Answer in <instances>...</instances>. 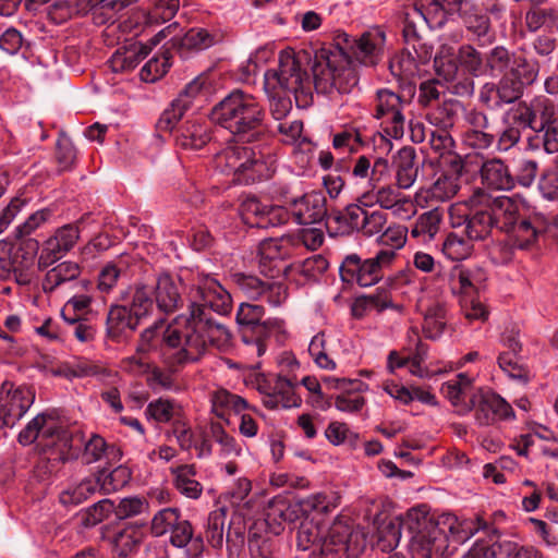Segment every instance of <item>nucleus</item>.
Here are the masks:
<instances>
[{
  "instance_id": "2",
  "label": "nucleus",
  "mask_w": 558,
  "mask_h": 558,
  "mask_svg": "<svg viewBox=\"0 0 558 558\" xmlns=\"http://www.w3.org/2000/svg\"><path fill=\"white\" fill-rule=\"evenodd\" d=\"M493 228L506 232L514 246L525 250L532 247L548 226L541 215H526L520 202L508 197H485L483 205L465 218L464 232L470 241H483Z\"/></svg>"
},
{
  "instance_id": "61",
  "label": "nucleus",
  "mask_w": 558,
  "mask_h": 558,
  "mask_svg": "<svg viewBox=\"0 0 558 558\" xmlns=\"http://www.w3.org/2000/svg\"><path fill=\"white\" fill-rule=\"evenodd\" d=\"M68 251L61 246L54 236L49 238L44 243V247L38 257V269L44 270L60 258H62Z\"/></svg>"
},
{
  "instance_id": "28",
  "label": "nucleus",
  "mask_w": 558,
  "mask_h": 558,
  "mask_svg": "<svg viewBox=\"0 0 558 558\" xmlns=\"http://www.w3.org/2000/svg\"><path fill=\"white\" fill-rule=\"evenodd\" d=\"M31 399L17 388L9 397L0 395V426L13 427L26 413Z\"/></svg>"
},
{
  "instance_id": "13",
  "label": "nucleus",
  "mask_w": 558,
  "mask_h": 558,
  "mask_svg": "<svg viewBox=\"0 0 558 558\" xmlns=\"http://www.w3.org/2000/svg\"><path fill=\"white\" fill-rule=\"evenodd\" d=\"M231 278L236 288L250 299H263L272 306H279L287 300L288 289L282 280L268 277L262 279L245 272H235Z\"/></svg>"
},
{
  "instance_id": "21",
  "label": "nucleus",
  "mask_w": 558,
  "mask_h": 558,
  "mask_svg": "<svg viewBox=\"0 0 558 558\" xmlns=\"http://www.w3.org/2000/svg\"><path fill=\"white\" fill-rule=\"evenodd\" d=\"M291 215L298 225H315L327 216L326 197L322 192H312L294 199Z\"/></svg>"
},
{
  "instance_id": "4",
  "label": "nucleus",
  "mask_w": 558,
  "mask_h": 558,
  "mask_svg": "<svg viewBox=\"0 0 558 558\" xmlns=\"http://www.w3.org/2000/svg\"><path fill=\"white\" fill-rule=\"evenodd\" d=\"M312 60L311 52L301 50H283L279 54L276 70H268L264 75V89L268 96L269 110L275 120H282L292 109L293 95L298 107H305L312 100V80L306 71L301 69L303 62Z\"/></svg>"
},
{
  "instance_id": "63",
  "label": "nucleus",
  "mask_w": 558,
  "mask_h": 558,
  "mask_svg": "<svg viewBox=\"0 0 558 558\" xmlns=\"http://www.w3.org/2000/svg\"><path fill=\"white\" fill-rule=\"evenodd\" d=\"M291 216V211L282 206L266 204L264 216L259 218V228L282 226L289 221Z\"/></svg>"
},
{
  "instance_id": "20",
  "label": "nucleus",
  "mask_w": 558,
  "mask_h": 558,
  "mask_svg": "<svg viewBox=\"0 0 558 558\" xmlns=\"http://www.w3.org/2000/svg\"><path fill=\"white\" fill-rule=\"evenodd\" d=\"M466 31L472 34L480 46H486L495 39L489 16L478 7L466 1L461 10L457 11Z\"/></svg>"
},
{
  "instance_id": "32",
  "label": "nucleus",
  "mask_w": 558,
  "mask_h": 558,
  "mask_svg": "<svg viewBox=\"0 0 558 558\" xmlns=\"http://www.w3.org/2000/svg\"><path fill=\"white\" fill-rule=\"evenodd\" d=\"M525 25L529 32L535 33L544 28L549 34L558 33V8L532 5L525 13Z\"/></svg>"
},
{
  "instance_id": "42",
  "label": "nucleus",
  "mask_w": 558,
  "mask_h": 558,
  "mask_svg": "<svg viewBox=\"0 0 558 558\" xmlns=\"http://www.w3.org/2000/svg\"><path fill=\"white\" fill-rule=\"evenodd\" d=\"M449 276L452 283L458 282L459 289L464 293L480 291L486 281V275L481 268L468 269L456 266Z\"/></svg>"
},
{
  "instance_id": "15",
  "label": "nucleus",
  "mask_w": 558,
  "mask_h": 558,
  "mask_svg": "<svg viewBox=\"0 0 558 558\" xmlns=\"http://www.w3.org/2000/svg\"><path fill=\"white\" fill-rule=\"evenodd\" d=\"M159 132H169L178 147L198 150L211 141L210 123L203 117L184 116L179 118L171 129L157 128Z\"/></svg>"
},
{
  "instance_id": "38",
  "label": "nucleus",
  "mask_w": 558,
  "mask_h": 558,
  "mask_svg": "<svg viewBox=\"0 0 558 558\" xmlns=\"http://www.w3.org/2000/svg\"><path fill=\"white\" fill-rule=\"evenodd\" d=\"M121 456L122 453L119 448L107 445L102 437L94 435L85 444L81 460L84 464H90L101 458H106L107 460H120Z\"/></svg>"
},
{
  "instance_id": "46",
  "label": "nucleus",
  "mask_w": 558,
  "mask_h": 558,
  "mask_svg": "<svg viewBox=\"0 0 558 558\" xmlns=\"http://www.w3.org/2000/svg\"><path fill=\"white\" fill-rule=\"evenodd\" d=\"M434 66L438 76L445 81L454 80L459 70V59L451 47L442 46L434 58Z\"/></svg>"
},
{
  "instance_id": "3",
  "label": "nucleus",
  "mask_w": 558,
  "mask_h": 558,
  "mask_svg": "<svg viewBox=\"0 0 558 558\" xmlns=\"http://www.w3.org/2000/svg\"><path fill=\"white\" fill-rule=\"evenodd\" d=\"M201 302H192L186 314L175 317L179 327H185V343L175 353L178 363L197 361L205 352L208 343L218 341L227 330L214 319L210 311L227 315L231 311L230 293L215 279L206 276L198 284Z\"/></svg>"
},
{
  "instance_id": "49",
  "label": "nucleus",
  "mask_w": 558,
  "mask_h": 558,
  "mask_svg": "<svg viewBox=\"0 0 558 558\" xmlns=\"http://www.w3.org/2000/svg\"><path fill=\"white\" fill-rule=\"evenodd\" d=\"M226 514V509L219 508L211 511L207 519L206 537L208 543L215 548H220L223 543Z\"/></svg>"
},
{
  "instance_id": "31",
  "label": "nucleus",
  "mask_w": 558,
  "mask_h": 558,
  "mask_svg": "<svg viewBox=\"0 0 558 558\" xmlns=\"http://www.w3.org/2000/svg\"><path fill=\"white\" fill-rule=\"evenodd\" d=\"M416 153L411 146L398 150L393 158L397 185L400 189H410L417 178L418 169L415 166Z\"/></svg>"
},
{
  "instance_id": "57",
  "label": "nucleus",
  "mask_w": 558,
  "mask_h": 558,
  "mask_svg": "<svg viewBox=\"0 0 558 558\" xmlns=\"http://www.w3.org/2000/svg\"><path fill=\"white\" fill-rule=\"evenodd\" d=\"M296 539L298 546L303 550L308 549L311 546H319L322 549L324 535L322 534L318 525L305 520L298 529Z\"/></svg>"
},
{
  "instance_id": "5",
  "label": "nucleus",
  "mask_w": 558,
  "mask_h": 558,
  "mask_svg": "<svg viewBox=\"0 0 558 558\" xmlns=\"http://www.w3.org/2000/svg\"><path fill=\"white\" fill-rule=\"evenodd\" d=\"M208 118L211 123L227 130L236 142H260L269 131L264 107L253 95L239 88L217 102Z\"/></svg>"
},
{
  "instance_id": "40",
  "label": "nucleus",
  "mask_w": 558,
  "mask_h": 558,
  "mask_svg": "<svg viewBox=\"0 0 558 558\" xmlns=\"http://www.w3.org/2000/svg\"><path fill=\"white\" fill-rule=\"evenodd\" d=\"M442 162L446 170L437 180L436 187H444L448 196L453 195L459 189L457 181L463 174L465 163L462 158L456 154H449Z\"/></svg>"
},
{
  "instance_id": "8",
  "label": "nucleus",
  "mask_w": 558,
  "mask_h": 558,
  "mask_svg": "<svg viewBox=\"0 0 558 558\" xmlns=\"http://www.w3.org/2000/svg\"><path fill=\"white\" fill-rule=\"evenodd\" d=\"M392 250H381L374 257L362 259L356 254L348 255L339 268L343 282H356L360 287H371L384 277L385 267L395 258Z\"/></svg>"
},
{
  "instance_id": "33",
  "label": "nucleus",
  "mask_w": 558,
  "mask_h": 558,
  "mask_svg": "<svg viewBox=\"0 0 558 558\" xmlns=\"http://www.w3.org/2000/svg\"><path fill=\"white\" fill-rule=\"evenodd\" d=\"M171 48L177 50L181 57L190 50H203L211 47L215 43L214 36L203 28H191L183 37L174 34L170 41Z\"/></svg>"
},
{
  "instance_id": "18",
  "label": "nucleus",
  "mask_w": 558,
  "mask_h": 558,
  "mask_svg": "<svg viewBox=\"0 0 558 558\" xmlns=\"http://www.w3.org/2000/svg\"><path fill=\"white\" fill-rule=\"evenodd\" d=\"M182 283L179 278L168 274L161 272L156 276L154 283L149 286L155 295L154 304L158 310L166 314H172L183 305L181 296Z\"/></svg>"
},
{
  "instance_id": "37",
  "label": "nucleus",
  "mask_w": 558,
  "mask_h": 558,
  "mask_svg": "<svg viewBox=\"0 0 558 558\" xmlns=\"http://www.w3.org/2000/svg\"><path fill=\"white\" fill-rule=\"evenodd\" d=\"M80 274L81 268L78 264L63 262L47 271L43 281V290L46 293H51L61 284L76 280Z\"/></svg>"
},
{
  "instance_id": "6",
  "label": "nucleus",
  "mask_w": 558,
  "mask_h": 558,
  "mask_svg": "<svg viewBox=\"0 0 558 558\" xmlns=\"http://www.w3.org/2000/svg\"><path fill=\"white\" fill-rule=\"evenodd\" d=\"M354 39L347 33H338L335 43L314 51L312 73L317 93L329 95L335 89L349 94L359 82L351 56Z\"/></svg>"
},
{
  "instance_id": "48",
  "label": "nucleus",
  "mask_w": 558,
  "mask_h": 558,
  "mask_svg": "<svg viewBox=\"0 0 558 558\" xmlns=\"http://www.w3.org/2000/svg\"><path fill=\"white\" fill-rule=\"evenodd\" d=\"M171 52L169 49L161 54L153 57L141 70V78L145 82H155L163 76L171 66Z\"/></svg>"
},
{
  "instance_id": "24",
  "label": "nucleus",
  "mask_w": 558,
  "mask_h": 558,
  "mask_svg": "<svg viewBox=\"0 0 558 558\" xmlns=\"http://www.w3.org/2000/svg\"><path fill=\"white\" fill-rule=\"evenodd\" d=\"M146 521L136 520L128 523L114 536L113 553L116 558H129L136 554L146 535Z\"/></svg>"
},
{
  "instance_id": "52",
  "label": "nucleus",
  "mask_w": 558,
  "mask_h": 558,
  "mask_svg": "<svg viewBox=\"0 0 558 558\" xmlns=\"http://www.w3.org/2000/svg\"><path fill=\"white\" fill-rule=\"evenodd\" d=\"M377 96V106H376V119H383L386 116L395 117L396 112H401V97L389 90V89H379L376 94Z\"/></svg>"
},
{
  "instance_id": "50",
  "label": "nucleus",
  "mask_w": 558,
  "mask_h": 558,
  "mask_svg": "<svg viewBox=\"0 0 558 558\" xmlns=\"http://www.w3.org/2000/svg\"><path fill=\"white\" fill-rule=\"evenodd\" d=\"M266 204L254 195H245L241 199L240 214L250 227L259 228V218L264 216Z\"/></svg>"
},
{
  "instance_id": "43",
  "label": "nucleus",
  "mask_w": 558,
  "mask_h": 558,
  "mask_svg": "<svg viewBox=\"0 0 558 558\" xmlns=\"http://www.w3.org/2000/svg\"><path fill=\"white\" fill-rule=\"evenodd\" d=\"M294 377L277 375L271 391L281 399V408H299L302 403L300 396L295 393L296 383Z\"/></svg>"
},
{
  "instance_id": "59",
  "label": "nucleus",
  "mask_w": 558,
  "mask_h": 558,
  "mask_svg": "<svg viewBox=\"0 0 558 558\" xmlns=\"http://www.w3.org/2000/svg\"><path fill=\"white\" fill-rule=\"evenodd\" d=\"M56 159L62 170L72 168L76 160V150L72 141L64 134H61L56 143Z\"/></svg>"
},
{
  "instance_id": "64",
  "label": "nucleus",
  "mask_w": 558,
  "mask_h": 558,
  "mask_svg": "<svg viewBox=\"0 0 558 558\" xmlns=\"http://www.w3.org/2000/svg\"><path fill=\"white\" fill-rule=\"evenodd\" d=\"M147 508V504L140 497H129L114 505V514L120 520H125L142 514Z\"/></svg>"
},
{
  "instance_id": "22",
  "label": "nucleus",
  "mask_w": 558,
  "mask_h": 558,
  "mask_svg": "<svg viewBox=\"0 0 558 558\" xmlns=\"http://www.w3.org/2000/svg\"><path fill=\"white\" fill-rule=\"evenodd\" d=\"M141 322L121 304H112L106 317V339L116 343L126 341L137 329Z\"/></svg>"
},
{
  "instance_id": "16",
  "label": "nucleus",
  "mask_w": 558,
  "mask_h": 558,
  "mask_svg": "<svg viewBox=\"0 0 558 558\" xmlns=\"http://www.w3.org/2000/svg\"><path fill=\"white\" fill-rule=\"evenodd\" d=\"M469 410H474L475 420L482 426L495 424L499 420L514 416L511 405L493 391L474 393L470 399Z\"/></svg>"
},
{
  "instance_id": "45",
  "label": "nucleus",
  "mask_w": 558,
  "mask_h": 558,
  "mask_svg": "<svg viewBox=\"0 0 558 558\" xmlns=\"http://www.w3.org/2000/svg\"><path fill=\"white\" fill-rule=\"evenodd\" d=\"M98 489L97 482L94 478H86L78 485L63 490L59 495V501L65 507H76L85 501Z\"/></svg>"
},
{
  "instance_id": "55",
  "label": "nucleus",
  "mask_w": 558,
  "mask_h": 558,
  "mask_svg": "<svg viewBox=\"0 0 558 558\" xmlns=\"http://www.w3.org/2000/svg\"><path fill=\"white\" fill-rule=\"evenodd\" d=\"M459 63L464 65L472 74L483 75L485 68V54L482 56L471 45H462L458 50Z\"/></svg>"
},
{
  "instance_id": "39",
  "label": "nucleus",
  "mask_w": 558,
  "mask_h": 558,
  "mask_svg": "<svg viewBox=\"0 0 558 558\" xmlns=\"http://www.w3.org/2000/svg\"><path fill=\"white\" fill-rule=\"evenodd\" d=\"M533 132L558 121V106L549 98L539 96L531 101Z\"/></svg>"
},
{
  "instance_id": "54",
  "label": "nucleus",
  "mask_w": 558,
  "mask_h": 558,
  "mask_svg": "<svg viewBox=\"0 0 558 558\" xmlns=\"http://www.w3.org/2000/svg\"><path fill=\"white\" fill-rule=\"evenodd\" d=\"M294 514H298V519L307 517L312 512L326 513L329 511V505L326 501V496L317 494L307 498L300 499L293 505Z\"/></svg>"
},
{
  "instance_id": "9",
  "label": "nucleus",
  "mask_w": 558,
  "mask_h": 558,
  "mask_svg": "<svg viewBox=\"0 0 558 558\" xmlns=\"http://www.w3.org/2000/svg\"><path fill=\"white\" fill-rule=\"evenodd\" d=\"M165 328L162 319L157 320L148 328L144 329L140 336V343L136 348L137 354H146L150 351L157 350L162 347L163 354L171 366L182 365L175 361V353H178L185 343V327Z\"/></svg>"
},
{
  "instance_id": "29",
  "label": "nucleus",
  "mask_w": 558,
  "mask_h": 558,
  "mask_svg": "<svg viewBox=\"0 0 558 558\" xmlns=\"http://www.w3.org/2000/svg\"><path fill=\"white\" fill-rule=\"evenodd\" d=\"M483 182L494 190H511L514 187V178L508 167L499 158L488 159L481 165Z\"/></svg>"
},
{
  "instance_id": "27",
  "label": "nucleus",
  "mask_w": 558,
  "mask_h": 558,
  "mask_svg": "<svg viewBox=\"0 0 558 558\" xmlns=\"http://www.w3.org/2000/svg\"><path fill=\"white\" fill-rule=\"evenodd\" d=\"M149 44L134 43L118 49L110 58V68L113 72H130L151 51Z\"/></svg>"
},
{
  "instance_id": "36",
  "label": "nucleus",
  "mask_w": 558,
  "mask_h": 558,
  "mask_svg": "<svg viewBox=\"0 0 558 558\" xmlns=\"http://www.w3.org/2000/svg\"><path fill=\"white\" fill-rule=\"evenodd\" d=\"M447 326V308L442 302L429 304L424 312L423 332L426 338L437 340Z\"/></svg>"
},
{
  "instance_id": "11",
  "label": "nucleus",
  "mask_w": 558,
  "mask_h": 558,
  "mask_svg": "<svg viewBox=\"0 0 558 558\" xmlns=\"http://www.w3.org/2000/svg\"><path fill=\"white\" fill-rule=\"evenodd\" d=\"M294 235H283L277 239H268L260 243L258 269L264 277L280 279L286 277L291 268L287 263L295 251Z\"/></svg>"
},
{
  "instance_id": "62",
  "label": "nucleus",
  "mask_w": 558,
  "mask_h": 558,
  "mask_svg": "<svg viewBox=\"0 0 558 558\" xmlns=\"http://www.w3.org/2000/svg\"><path fill=\"white\" fill-rule=\"evenodd\" d=\"M89 216L90 214H85L81 217L80 220L76 221V223L65 225L56 231L53 236L61 244V246L65 248V251L69 252L75 245L80 236V228L89 218Z\"/></svg>"
},
{
  "instance_id": "35",
  "label": "nucleus",
  "mask_w": 558,
  "mask_h": 558,
  "mask_svg": "<svg viewBox=\"0 0 558 558\" xmlns=\"http://www.w3.org/2000/svg\"><path fill=\"white\" fill-rule=\"evenodd\" d=\"M170 470L173 475V484L182 495L192 499H197L201 496L203 486L194 478L196 470L193 464H181Z\"/></svg>"
},
{
  "instance_id": "10",
  "label": "nucleus",
  "mask_w": 558,
  "mask_h": 558,
  "mask_svg": "<svg viewBox=\"0 0 558 558\" xmlns=\"http://www.w3.org/2000/svg\"><path fill=\"white\" fill-rule=\"evenodd\" d=\"M221 157L238 180L246 184L269 175L267 160H271V157L266 158L264 154L255 151L252 147L230 146L223 150Z\"/></svg>"
},
{
  "instance_id": "56",
  "label": "nucleus",
  "mask_w": 558,
  "mask_h": 558,
  "mask_svg": "<svg viewBox=\"0 0 558 558\" xmlns=\"http://www.w3.org/2000/svg\"><path fill=\"white\" fill-rule=\"evenodd\" d=\"M211 403L216 408H221V410H232L235 413H241L242 411L248 409V403L242 397L231 393L226 389H219L215 391L211 396Z\"/></svg>"
},
{
  "instance_id": "17",
  "label": "nucleus",
  "mask_w": 558,
  "mask_h": 558,
  "mask_svg": "<svg viewBox=\"0 0 558 558\" xmlns=\"http://www.w3.org/2000/svg\"><path fill=\"white\" fill-rule=\"evenodd\" d=\"M532 61L522 54L509 51L504 46H496L485 53L484 74L498 76L505 75L509 71H518L519 68H525L523 75L530 78L532 76V69L529 68V63Z\"/></svg>"
},
{
  "instance_id": "34",
  "label": "nucleus",
  "mask_w": 558,
  "mask_h": 558,
  "mask_svg": "<svg viewBox=\"0 0 558 558\" xmlns=\"http://www.w3.org/2000/svg\"><path fill=\"white\" fill-rule=\"evenodd\" d=\"M352 530L348 518H337L329 527L327 535H324L322 554L328 555L341 551L345 544L350 542Z\"/></svg>"
},
{
  "instance_id": "25",
  "label": "nucleus",
  "mask_w": 558,
  "mask_h": 558,
  "mask_svg": "<svg viewBox=\"0 0 558 558\" xmlns=\"http://www.w3.org/2000/svg\"><path fill=\"white\" fill-rule=\"evenodd\" d=\"M384 41L385 35L378 31L364 33L359 39H354L351 50L353 68L356 70V63L377 64Z\"/></svg>"
},
{
  "instance_id": "7",
  "label": "nucleus",
  "mask_w": 558,
  "mask_h": 558,
  "mask_svg": "<svg viewBox=\"0 0 558 558\" xmlns=\"http://www.w3.org/2000/svg\"><path fill=\"white\" fill-rule=\"evenodd\" d=\"M35 440L45 454L36 466L38 475H51L58 472L59 465L69 459L72 448L70 432L59 426L52 415L40 413L19 434V441L22 445H31Z\"/></svg>"
},
{
  "instance_id": "19",
  "label": "nucleus",
  "mask_w": 558,
  "mask_h": 558,
  "mask_svg": "<svg viewBox=\"0 0 558 558\" xmlns=\"http://www.w3.org/2000/svg\"><path fill=\"white\" fill-rule=\"evenodd\" d=\"M529 68L532 69V76L530 78L523 75L525 68H519L518 71L506 72V74L501 76L496 85V93L502 104L515 102L523 96L524 88L535 82L539 70L538 62L535 60L530 62Z\"/></svg>"
},
{
  "instance_id": "58",
  "label": "nucleus",
  "mask_w": 558,
  "mask_h": 558,
  "mask_svg": "<svg viewBox=\"0 0 558 558\" xmlns=\"http://www.w3.org/2000/svg\"><path fill=\"white\" fill-rule=\"evenodd\" d=\"M530 145L538 148L542 146L547 153L558 151V121L545 126L542 131H535L534 137L530 138Z\"/></svg>"
},
{
  "instance_id": "12",
  "label": "nucleus",
  "mask_w": 558,
  "mask_h": 558,
  "mask_svg": "<svg viewBox=\"0 0 558 558\" xmlns=\"http://www.w3.org/2000/svg\"><path fill=\"white\" fill-rule=\"evenodd\" d=\"M213 93V84L207 74H201L185 85L179 96L165 109L156 128L171 129L179 118H183L197 99L205 100Z\"/></svg>"
},
{
  "instance_id": "41",
  "label": "nucleus",
  "mask_w": 558,
  "mask_h": 558,
  "mask_svg": "<svg viewBox=\"0 0 558 558\" xmlns=\"http://www.w3.org/2000/svg\"><path fill=\"white\" fill-rule=\"evenodd\" d=\"M131 470L128 466L120 464L110 472L105 468L99 470L93 478L97 482L98 489L108 494L124 487L131 480Z\"/></svg>"
},
{
  "instance_id": "60",
  "label": "nucleus",
  "mask_w": 558,
  "mask_h": 558,
  "mask_svg": "<svg viewBox=\"0 0 558 558\" xmlns=\"http://www.w3.org/2000/svg\"><path fill=\"white\" fill-rule=\"evenodd\" d=\"M180 518L177 508H165L158 511L151 520V531L155 535L161 536L173 527Z\"/></svg>"
},
{
  "instance_id": "53",
  "label": "nucleus",
  "mask_w": 558,
  "mask_h": 558,
  "mask_svg": "<svg viewBox=\"0 0 558 558\" xmlns=\"http://www.w3.org/2000/svg\"><path fill=\"white\" fill-rule=\"evenodd\" d=\"M472 241L464 240L456 233H449L442 244V253L452 260L468 257L472 251Z\"/></svg>"
},
{
  "instance_id": "30",
  "label": "nucleus",
  "mask_w": 558,
  "mask_h": 558,
  "mask_svg": "<svg viewBox=\"0 0 558 558\" xmlns=\"http://www.w3.org/2000/svg\"><path fill=\"white\" fill-rule=\"evenodd\" d=\"M170 543L179 548L190 544L186 553L190 558H199L204 550V541L202 535L194 536L192 524L181 517L171 529Z\"/></svg>"
},
{
  "instance_id": "1",
  "label": "nucleus",
  "mask_w": 558,
  "mask_h": 558,
  "mask_svg": "<svg viewBox=\"0 0 558 558\" xmlns=\"http://www.w3.org/2000/svg\"><path fill=\"white\" fill-rule=\"evenodd\" d=\"M474 521L458 522L453 515H442L434 519L426 511L418 508L410 509L404 515L390 521L383 536L384 549H393L398 546L403 532L408 533L409 548L412 558H440L448 549L451 538L457 544L465 543L480 530Z\"/></svg>"
},
{
  "instance_id": "51",
  "label": "nucleus",
  "mask_w": 558,
  "mask_h": 558,
  "mask_svg": "<svg viewBox=\"0 0 558 558\" xmlns=\"http://www.w3.org/2000/svg\"><path fill=\"white\" fill-rule=\"evenodd\" d=\"M266 204L254 195H245L241 199L240 214L250 227L259 228V218L264 216Z\"/></svg>"
},
{
  "instance_id": "26",
  "label": "nucleus",
  "mask_w": 558,
  "mask_h": 558,
  "mask_svg": "<svg viewBox=\"0 0 558 558\" xmlns=\"http://www.w3.org/2000/svg\"><path fill=\"white\" fill-rule=\"evenodd\" d=\"M153 289L149 284L141 283L121 293V305L130 312L133 317L142 322L154 308Z\"/></svg>"
},
{
  "instance_id": "23",
  "label": "nucleus",
  "mask_w": 558,
  "mask_h": 558,
  "mask_svg": "<svg viewBox=\"0 0 558 558\" xmlns=\"http://www.w3.org/2000/svg\"><path fill=\"white\" fill-rule=\"evenodd\" d=\"M39 250V242L33 238L21 240L19 248L11 260V268L15 281L21 286L32 282L35 257Z\"/></svg>"
},
{
  "instance_id": "14",
  "label": "nucleus",
  "mask_w": 558,
  "mask_h": 558,
  "mask_svg": "<svg viewBox=\"0 0 558 558\" xmlns=\"http://www.w3.org/2000/svg\"><path fill=\"white\" fill-rule=\"evenodd\" d=\"M265 315L264 306L243 302L236 312V323L241 329L244 342L255 341L263 337H270L274 332L282 331V320L274 318L262 320Z\"/></svg>"
},
{
  "instance_id": "47",
  "label": "nucleus",
  "mask_w": 558,
  "mask_h": 558,
  "mask_svg": "<svg viewBox=\"0 0 558 558\" xmlns=\"http://www.w3.org/2000/svg\"><path fill=\"white\" fill-rule=\"evenodd\" d=\"M265 519L271 524H281L282 521L294 522L298 520V514H294L292 504L288 502L284 497L276 496L269 504Z\"/></svg>"
},
{
  "instance_id": "44",
  "label": "nucleus",
  "mask_w": 558,
  "mask_h": 558,
  "mask_svg": "<svg viewBox=\"0 0 558 558\" xmlns=\"http://www.w3.org/2000/svg\"><path fill=\"white\" fill-rule=\"evenodd\" d=\"M422 16L432 28L440 29L445 26L448 19L457 12H449L448 4L440 0H422Z\"/></svg>"
}]
</instances>
